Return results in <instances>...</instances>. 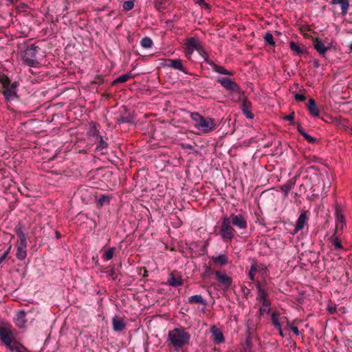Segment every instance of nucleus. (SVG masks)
I'll return each mask as SVG.
<instances>
[{"label": "nucleus", "mask_w": 352, "mask_h": 352, "mask_svg": "<svg viewBox=\"0 0 352 352\" xmlns=\"http://www.w3.org/2000/svg\"><path fill=\"white\" fill-rule=\"evenodd\" d=\"M191 338L190 334L184 327L175 328L168 331V339L175 351L178 352L184 346L188 345Z\"/></svg>", "instance_id": "nucleus-1"}, {"label": "nucleus", "mask_w": 352, "mask_h": 352, "mask_svg": "<svg viewBox=\"0 0 352 352\" xmlns=\"http://www.w3.org/2000/svg\"><path fill=\"white\" fill-rule=\"evenodd\" d=\"M190 112V118L194 122V126L202 133H208L217 128V124L214 118L204 117L197 111Z\"/></svg>", "instance_id": "nucleus-2"}, {"label": "nucleus", "mask_w": 352, "mask_h": 352, "mask_svg": "<svg viewBox=\"0 0 352 352\" xmlns=\"http://www.w3.org/2000/svg\"><path fill=\"white\" fill-rule=\"evenodd\" d=\"M0 83L2 85L3 89V95L6 99L10 100L17 97L18 82L14 81L12 82L11 80L6 74H2V75H0Z\"/></svg>", "instance_id": "nucleus-3"}, {"label": "nucleus", "mask_w": 352, "mask_h": 352, "mask_svg": "<svg viewBox=\"0 0 352 352\" xmlns=\"http://www.w3.org/2000/svg\"><path fill=\"white\" fill-rule=\"evenodd\" d=\"M14 230L16 234L19 239V241L17 243L16 257L18 259L23 261L26 258L27 256V236L20 225L16 226Z\"/></svg>", "instance_id": "nucleus-4"}, {"label": "nucleus", "mask_w": 352, "mask_h": 352, "mask_svg": "<svg viewBox=\"0 0 352 352\" xmlns=\"http://www.w3.org/2000/svg\"><path fill=\"white\" fill-rule=\"evenodd\" d=\"M236 231L228 217H223L219 227V234L224 242L231 241L235 236Z\"/></svg>", "instance_id": "nucleus-5"}, {"label": "nucleus", "mask_w": 352, "mask_h": 352, "mask_svg": "<svg viewBox=\"0 0 352 352\" xmlns=\"http://www.w3.org/2000/svg\"><path fill=\"white\" fill-rule=\"evenodd\" d=\"M38 48L35 45H31L24 50L22 58L28 66L35 67L38 63L35 59Z\"/></svg>", "instance_id": "nucleus-6"}, {"label": "nucleus", "mask_w": 352, "mask_h": 352, "mask_svg": "<svg viewBox=\"0 0 352 352\" xmlns=\"http://www.w3.org/2000/svg\"><path fill=\"white\" fill-rule=\"evenodd\" d=\"M11 329V326L8 324L0 326V340L8 349H11V344L14 340Z\"/></svg>", "instance_id": "nucleus-7"}, {"label": "nucleus", "mask_w": 352, "mask_h": 352, "mask_svg": "<svg viewBox=\"0 0 352 352\" xmlns=\"http://www.w3.org/2000/svg\"><path fill=\"white\" fill-rule=\"evenodd\" d=\"M217 82L220 83L226 89L233 93H240L241 91L240 86L230 78L219 76L217 78Z\"/></svg>", "instance_id": "nucleus-8"}, {"label": "nucleus", "mask_w": 352, "mask_h": 352, "mask_svg": "<svg viewBox=\"0 0 352 352\" xmlns=\"http://www.w3.org/2000/svg\"><path fill=\"white\" fill-rule=\"evenodd\" d=\"M344 213V210L343 206L337 203L335 206V218L337 229L340 228V230H343L346 225Z\"/></svg>", "instance_id": "nucleus-9"}, {"label": "nucleus", "mask_w": 352, "mask_h": 352, "mask_svg": "<svg viewBox=\"0 0 352 352\" xmlns=\"http://www.w3.org/2000/svg\"><path fill=\"white\" fill-rule=\"evenodd\" d=\"M228 218L232 226L239 230H245L248 228L247 219L242 214H230Z\"/></svg>", "instance_id": "nucleus-10"}, {"label": "nucleus", "mask_w": 352, "mask_h": 352, "mask_svg": "<svg viewBox=\"0 0 352 352\" xmlns=\"http://www.w3.org/2000/svg\"><path fill=\"white\" fill-rule=\"evenodd\" d=\"M307 211H303L299 215L295 225L294 230L291 232V234L295 235L299 231L302 230L305 226L308 228V215Z\"/></svg>", "instance_id": "nucleus-11"}, {"label": "nucleus", "mask_w": 352, "mask_h": 352, "mask_svg": "<svg viewBox=\"0 0 352 352\" xmlns=\"http://www.w3.org/2000/svg\"><path fill=\"white\" fill-rule=\"evenodd\" d=\"M59 42L56 38V36H51L50 38H45V47L47 48V52L45 50V57L47 56V54H49L52 56H55L54 53H56L58 51L59 48Z\"/></svg>", "instance_id": "nucleus-12"}, {"label": "nucleus", "mask_w": 352, "mask_h": 352, "mask_svg": "<svg viewBox=\"0 0 352 352\" xmlns=\"http://www.w3.org/2000/svg\"><path fill=\"white\" fill-rule=\"evenodd\" d=\"M256 300L260 302L263 305L267 306L268 304H271L270 300L267 299V292L262 287L260 282L256 283Z\"/></svg>", "instance_id": "nucleus-13"}, {"label": "nucleus", "mask_w": 352, "mask_h": 352, "mask_svg": "<svg viewBox=\"0 0 352 352\" xmlns=\"http://www.w3.org/2000/svg\"><path fill=\"white\" fill-rule=\"evenodd\" d=\"M162 65L181 71L186 74H189L187 69L184 67L182 60L179 58L166 59V63Z\"/></svg>", "instance_id": "nucleus-14"}, {"label": "nucleus", "mask_w": 352, "mask_h": 352, "mask_svg": "<svg viewBox=\"0 0 352 352\" xmlns=\"http://www.w3.org/2000/svg\"><path fill=\"white\" fill-rule=\"evenodd\" d=\"M135 117H136V115L134 113V111H122V113L120 115V116L116 118V119H117L118 123H119V124H123V123L135 124Z\"/></svg>", "instance_id": "nucleus-15"}, {"label": "nucleus", "mask_w": 352, "mask_h": 352, "mask_svg": "<svg viewBox=\"0 0 352 352\" xmlns=\"http://www.w3.org/2000/svg\"><path fill=\"white\" fill-rule=\"evenodd\" d=\"M313 45L314 49L322 57L325 58V54L327 52V47L324 45L322 39L319 37L312 38Z\"/></svg>", "instance_id": "nucleus-16"}, {"label": "nucleus", "mask_w": 352, "mask_h": 352, "mask_svg": "<svg viewBox=\"0 0 352 352\" xmlns=\"http://www.w3.org/2000/svg\"><path fill=\"white\" fill-rule=\"evenodd\" d=\"M100 124L96 122H91L89 124V129L87 130V135L89 138L94 141L98 137L100 136L99 132Z\"/></svg>", "instance_id": "nucleus-17"}, {"label": "nucleus", "mask_w": 352, "mask_h": 352, "mask_svg": "<svg viewBox=\"0 0 352 352\" xmlns=\"http://www.w3.org/2000/svg\"><path fill=\"white\" fill-rule=\"evenodd\" d=\"M215 276L217 277V279L219 283H221L222 285L226 287V288H228L231 286L232 280V278L228 276L226 274H222L220 271L215 272Z\"/></svg>", "instance_id": "nucleus-18"}, {"label": "nucleus", "mask_w": 352, "mask_h": 352, "mask_svg": "<svg viewBox=\"0 0 352 352\" xmlns=\"http://www.w3.org/2000/svg\"><path fill=\"white\" fill-rule=\"evenodd\" d=\"M14 322H15L16 325L19 328H20V329L24 328L25 327V324L27 322L25 311L23 310L19 311L16 313V316L14 318Z\"/></svg>", "instance_id": "nucleus-19"}, {"label": "nucleus", "mask_w": 352, "mask_h": 352, "mask_svg": "<svg viewBox=\"0 0 352 352\" xmlns=\"http://www.w3.org/2000/svg\"><path fill=\"white\" fill-rule=\"evenodd\" d=\"M200 41L198 38L190 37L187 39L186 51L188 54H192L195 50L198 49L199 47Z\"/></svg>", "instance_id": "nucleus-20"}, {"label": "nucleus", "mask_w": 352, "mask_h": 352, "mask_svg": "<svg viewBox=\"0 0 352 352\" xmlns=\"http://www.w3.org/2000/svg\"><path fill=\"white\" fill-rule=\"evenodd\" d=\"M113 329L116 332L122 331L126 329V323L121 318L115 316L112 319Z\"/></svg>", "instance_id": "nucleus-21"}, {"label": "nucleus", "mask_w": 352, "mask_h": 352, "mask_svg": "<svg viewBox=\"0 0 352 352\" xmlns=\"http://www.w3.org/2000/svg\"><path fill=\"white\" fill-rule=\"evenodd\" d=\"M329 240V243H331V250L334 251H340L344 250V246L342 245L341 241L339 240L336 233L331 236Z\"/></svg>", "instance_id": "nucleus-22"}, {"label": "nucleus", "mask_w": 352, "mask_h": 352, "mask_svg": "<svg viewBox=\"0 0 352 352\" xmlns=\"http://www.w3.org/2000/svg\"><path fill=\"white\" fill-rule=\"evenodd\" d=\"M279 316H280V314L278 311H273L272 314V317H271L272 318H271L272 324L275 327V329L278 330L280 336L283 337L284 335H283V331L281 329L280 322L279 321Z\"/></svg>", "instance_id": "nucleus-23"}, {"label": "nucleus", "mask_w": 352, "mask_h": 352, "mask_svg": "<svg viewBox=\"0 0 352 352\" xmlns=\"http://www.w3.org/2000/svg\"><path fill=\"white\" fill-rule=\"evenodd\" d=\"M212 334L214 336V342L216 344H222L225 342V338L223 333L215 326L211 329Z\"/></svg>", "instance_id": "nucleus-24"}, {"label": "nucleus", "mask_w": 352, "mask_h": 352, "mask_svg": "<svg viewBox=\"0 0 352 352\" xmlns=\"http://www.w3.org/2000/svg\"><path fill=\"white\" fill-rule=\"evenodd\" d=\"M331 5L340 4L341 6V14L344 16L347 14L350 4L349 0H331Z\"/></svg>", "instance_id": "nucleus-25"}, {"label": "nucleus", "mask_w": 352, "mask_h": 352, "mask_svg": "<svg viewBox=\"0 0 352 352\" xmlns=\"http://www.w3.org/2000/svg\"><path fill=\"white\" fill-rule=\"evenodd\" d=\"M60 94H56L54 98H52V99L45 102V104L47 103H49V105L47 107H45V110L50 109V107H55L56 109H60L63 107V106L65 105V102L58 101L57 100Z\"/></svg>", "instance_id": "nucleus-26"}, {"label": "nucleus", "mask_w": 352, "mask_h": 352, "mask_svg": "<svg viewBox=\"0 0 352 352\" xmlns=\"http://www.w3.org/2000/svg\"><path fill=\"white\" fill-rule=\"evenodd\" d=\"M133 78H134V76L130 72L129 73L124 74L123 75H121V76L117 77L115 80H113L111 82V85L116 86L119 83L125 82L128 81L129 80L133 79Z\"/></svg>", "instance_id": "nucleus-27"}, {"label": "nucleus", "mask_w": 352, "mask_h": 352, "mask_svg": "<svg viewBox=\"0 0 352 352\" xmlns=\"http://www.w3.org/2000/svg\"><path fill=\"white\" fill-rule=\"evenodd\" d=\"M167 284L173 287H177L182 285L183 280L181 277H175L173 273H170L168 277Z\"/></svg>", "instance_id": "nucleus-28"}, {"label": "nucleus", "mask_w": 352, "mask_h": 352, "mask_svg": "<svg viewBox=\"0 0 352 352\" xmlns=\"http://www.w3.org/2000/svg\"><path fill=\"white\" fill-rule=\"evenodd\" d=\"M50 228V230L47 232V239L48 240L53 239H58L62 237V234L57 230V229L53 226H50V223H47Z\"/></svg>", "instance_id": "nucleus-29"}, {"label": "nucleus", "mask_w": 352, "mask_h": 352, "mask_svg": "<svg viewBox=\"0 0 352 352\" xmlns=\"http://www.w3.org/2000/svg\"><path fill=\"white\" fill-rule=\"evenodd\" d=\"M188 302L190 303H199L204 305V307L202 309L203 311L206 309V305L207 304L206 300L202 297L201 295L196 294L191 296L188 299Z\"/></svg>", "instance_id": "nucleus-30"}, {"label": "nucleus", "mask_w": 352, "mask_h": 352, "mask_svg": "<svg viewBox=\"0 0 352 352\" xmlns=\"http://www.w3.org/2000/svg\"><path fill=\"white\" fill-rule=\"evenodd\" d=\"M212 260L214 261L215 264L219 265L221 266H225L228 264V256L225 254H220L217 256H212Z\"/></svg>", "instance_id": "nucleus-31"}, {"label": "nucleus", "mask_w": 352, "mask_h": 352, "mask_svg": "<svg viewBox=\"0 0 352 352\" xmlns=\"http://www.w3.org/2000/svg\"><path fill=\"white\" fill-rule=\"evenodd\" d=\"M93 142L94 143L97 144L96 147V151H101L104 148H106L108 147L107 142L103 139V138L101 135L98 137Z\"/></svg>", "instance_id": "nucleus-32"}, {"label": "nucleus", "mask_w": 352, "mask_h": 352, "mask_svg": "<svg viewBox=\"0 0 352 352\" xmlns=\"http://www.w3.org/2000/svg\"><path fill=\"white\" fill-rule=\"evenodd\" d=\"M57 31L56 25L53 23H45V36L48 38L53 36L54 34Z\"/></svg>", "instance_id": "nucleus-33"}, {"label": "nucleus", "mask_w": 352, "mask_h": 352, "mask_svg": "<svg viewBox=\"0 0 352 352\" xmlns=\"http://www.w3.org/2000/svg\"><path fill=\"white\" fill-rule=\"evenodd\" d=\"M258 270V265L255 259L252 260V264L248 276L250 280L254 281L255 279L256 272Z\"/></svg>", "instance_id": "nucleus-34"}, {"label": "nucleus", "mask_w": 352, "mask_h": 352, "mask_svg": "<svg viewBox=\"0 0 352 352\" xmlns=\"http://www.w3.org/2000/svg\"><path fill=\"white\" fill-rule=\"evenodd\" d=\"M212 69H213V71H214L219 74H221L228 75V76L234 75L233 72L229 71V70L226 69L224 67L218 65L216 63L214 64V66L212 67Z\"/></svg>", "instance_id": "nucleus-35"}, {"label": "nucleus", "mask_w": 352, "mask_h": 352, "mask_svg": "<svg viewBox=\"0 0 352 352\" xmlns=\"http://www.w3.org/2000/svg\"><path fill=\"white\" fill-rule=\"evenodd\" d=\"M289 47H290L291 50L294 53H295L296 55H298V56L302 55V52L301 50L302 47L300 46L299 44L294 42V41H289Z\"/></svg>", "instance_id": "nucleus-36"}, {"label": "nucleus", "mask_w": 352, "mask_h": 352, "mask_svg": "<svg viewBox=\"0 0 352 352\" xmlns=\"http://www.w3.org/2000/svg\"><path fill=\"white\" fill-rule=\"evenodd\" d=\"M111 197L108 195H101L98 199V204L100 206L108 205L110 203Z\"/></svg>", "instance_id": "nucleus-37"}, {"label": "nucleus", "mask_w": 352, "mask_h": 352, "mask_svg": "<svg viewBox=\"0 0 352 352\" xmlns=\"http://www.w3.org/2000/svg\"><path fill=\"white\" fill-rule=\"evenodd\" d=\"M263 38H264V41L266 44H267L268 45H270L271 47H275L276 43H275V41H274L273 35L271 32H267L265 34Z\"/></svg>", "instance_id": "nucleus-38"}, {"label": "nucleus", "mask_w": 352, "mask_h": 352, "mask_svg": "<svg viewBox=\"0 0 352 352\" xmlns=\"http://www.w3.org/2000/svg\"><path fill=\"white\" fill-rule=\"evenodd\" d=\"M294 183L290 182L287 184H283L280 186L281 190L284 193V197H287L289 192V191L292 190V188L294 187Z\"/></svg>", "instance_id": "nucleus-39"}, {"label": "nucleus", "mask_w": 352, "mask_h": 352, "mask_svg": "<svg viewBox=\"0 0 352 352\" xmlns=\"http://www.w3.org/2000/svg\"><path fill=\"white\" fill-rule=\"evenodd\" d=\"M141 45L146 49L150 48L152 47L153 43L151 38L148 36H145L142 38L140 41Z\"/></svg>", "instance_id": "nucleus-40"}, {"label": "nucleus", "mask_w": 352, "mask_h": 352, "mask_svg": "<svg viewBox=\"0 0 352 352\" xmlns=\"http://www.w3.org/2000/svg\"><path fill=\"white\" fill-rule=\"evenodd\" d=\"M326 118H323V120L327 122H333L337 125L342 124V122L338 117H333L332 116H328L327 114L324 115Z\"/></svg>", "instance_id": "nucleus-41"}, {"label": "nucleus", "mask_w": 352, "mask_h": 352, "mask_svg": "<svg viewBox=\"0 0 352 352\" xmlns=\"http://www.w3.org/2000/svg\"><path fill=\"white\" fill-rule=\"evenodd\" d=\"M115 250H116V247H111V248H109L104 253L103 257H104V260H106V261L111 260L113 258V256Z\"/></svg>", "instance_id": "nucleus-42"}, {"label": "nucleus", "mask_w": 352, "mask_h": 352, "mask_svg": "<svg viewBox=\"0 0 352 352\" xmlns=\"http://www.w3.org/2000/svg\"><path fill=\"white\" fill-rule=\"evenodd\" d=\"M134 1L135 0H128L124 2L123 3V10L125 11L131 10L134 7Z\"/></svg>", "instance_id": "nucleus-43"}, {"label": "nucleus", "mask_w": 352, "mask_h": 352, "mask_svg": "<svg viewBox=\"0 0 352 352\" xmlns=\"http://www.w3.org/2000/svg\"><path fill=\"white\" fill-rule=\"evenodd\" d=\"M305 106L307 107V110H319L316 107V103L314 98H309L308 100V103H306Z\"/></svg>", "instance_id": "nucleus-44"}, {"label": "nucleus", "mask_w": 352, "mask_h": 352, "mask_svg": "<svg viewBox=\"0 0 352 352\" xmlns=\"http://www.w3.org/2000/svg\"><path fill=\"white\" fill-rule=\"evenodd\" d=\"M193 1L195 3L198 4L199 6L206 10H210L211 8L210 5L206 3L205 0H193Z\"/></svg>", "instance_id": "nucleus-45"}, {"label": "nucleus", "mask_w": 352, "mask_h": 352, "mask_svg": "<svg viewBox=\"0 0 352 352\" xmlns=\"http://www.w3.org/2000/svg\"><path fill=\"white\" fill-rule=\"evenodd\" d=\"M294 115V111H292L290 114L284 116L283 120L289 121L290 124L294 126L296 124Z\"/></svg>", "instance_id": "nucleus-46"}, {"label": "nucleus", "mask_w": 352, "mask_h": 352, "mask_svg": "<svg viewBox=\"0 0 352 352\" xmlns=\"http://www.w3.org/2000/svg\"><path fill=\"white\" fill-rule=\"evenodd\" d=\"M294 98L298 102H305L306 100V96L302 92H296V93H295Z\"/></svg>", "instance_id": "nucleus-47"}, {"label": "nucleus", "mask_w": 352, "mask_h": 352, "mask_svg": "<svg viewBox=\"0 0 352 352\" xmlns=\"http://www.w3.org/2000/svg\"><path fill=\"white\" fill-rule=\"evenodd\" d=\"M271 311V304H268L267 306L261 305L259 309V312L261 315L265 314H269Z\"/></svg>", "instance_id": "nucleus-48"}, {"label": "nucleus", "mask_w": 352, "mask_h": 352, "mask_svg": "<svg viewBox=\"0 0 352 352\" xmlns=\"http://www.w3.org/2000/svg\"><path fill=\"white\" fill-rule=\"evenodd\" d=\"M21 349H26L21 343L19 342H16V344L15 346H13L12 344H11V349H9L10 351H16V352H23L21 351Z\"/></svg>", "instance_id": "nucleus-49"}, {"label": "nucleus", "mask_w": 352, "mask_h": 352, "mask_svg": "<svg viewBox=\"0 0 352 352\" xmlns=\"http://www.w3.org/2000/svg\"><path fill=\"white\" fill-rule=\"evenodd\" d=\"M241 110H250L252 108V104L247 99L244 100L241 103Z\"/></svg>", "instance_id": "nucleus-50"}, {"label": "nucleus", "mask_w": 352, "mask_h": 352, "mask_svg": "<svg viewBox=\"0 0 352 352\" xmlns=\"http://www.w3.org/2000/svg\"><path fill=\"white\" fill-rule=\"evenodd\" d=\"M296 129L298 133L304 138L308 134L299 122L296 124Z\"/></svg>", "instance_id": "nucleus-51"}, {"label": "nucleus", "mask_w": 352, "mask_h": 352, "mask_svg": "<svg viewBox=\"0 0 352 352\" xmlns=\"http://www.w3.org/2000/svg\"><path fill=\"white\" fill-rule=\"evenodd\" d=\"M296 129L298 133L304 138L308 134L299 122L296 124Z\"/></svg>", "instance_id": "nucleus-52"}, {"label": "nucleus", "mask_w": 352, "mask_h": 352, "mask_svg": "<svg viewBox=\"0 0 352 352\" xmlns=\"http://www.w3.org/2000/svg\"><path fill=\"white\" fill-rule=\"evenodd\" d=\"M104 82V77L103 76L97 75L94 80H93V83L101 85Z\"/></svg>", "instance_id": "nucleus-53"}, {"label": "nucleus", "mask_w": 352, "mask_h": 352, "mask_svg": "<svg viewBox=\"0 0 352 352\" xmlns=\"http://www.w3.org/2000/svg\"><path fill=\"white\" fill-rule=\"evenodd\" d=\"M253 329L248 326L247 330L245 333V338L252 339L253 338Z\"/></svg>", "instance_id": "nucleus-54"}, {"label": "nucleus", "mask_w": 352, "mask_h": 352, "mask_svg": "<svg viewBox=\"0 0 352 352\" xmlns=\"http://www.w3.org/2000/svg\"><path fill=\"white\" fill-rule=\"evenodd\" d=\"M242 113L246 118L250 120L253 119L254 117V115L252 111H242Z\"/></svg>", "instance_id": "nucleus-55"}, {"label": "nucleus", "mask_w": 352, "mask_h": 352, "mask_svg": "<svg viewBox=\"0 0 352 352\" xmlns=\"http://www.w3.org/2000/svg\"><path fill=\"white\" fill-rule=\"evenodd\" d=\"M305 139L309 142V143H315L316 142V138L310 135L309 134H307L305 137Z\"/></svg>", "instance_id": "nucleus-56"}, {"label": "nucleus", "mask_w": 352, "mask_h": 352, "mask_svg": "<svg viewBox=\"0 0 352 352\" xmlns=\"http://www.w3.org/2000/svg\"><path fill=\"white\" fill-rule=\"evenodd\" d=\"M205 56H204V60L208 64L210 65V66H212V67L214 66V64H215L214 63V61L211 59L209 58V56L208 54V53L206 54H204Z\"/></svg>", "instance_id": "nucleus-57"}, {"label": "nucleus", "mask_w": 352, "mask_h": 352, "mask_svg": "<svg viewBox=\"0 0 352 352\" xmlns=\"http://www.w3.org/2000/svg\"><path fill=\"white\" fill-rule=\"evenodd\" d=\"M327 309L331 314H334L337 312V309L336 307H333L331 305H328Z\"/></svg>", "instance_id": "nucleus-58"}, {"label": "nucleus", "mask_w": 352, "mask_h": 352, "mask_svg": "<svg viewBox=\"0 0 352 352\" xmlns=\"http://www.w3.org/2000/svg\"><path fill=\"white\" fill-rule=\"evenodd\" d=\"M181 147L184 149L194 150V146L190 144H182Z\"/></svg>", "instance_id": "nucleus-59"}, {"label": "nucleus", "mask_w": 352, "mask_h": 352, "mask_svg": "<svg viewBox=\"0 0 352 352\" xmlns=\"http://www.w3.org/2000/svg\"><path fill=\"white\" fill-rule=\"evenodd\" d=\"M311 115L314 117H319L324 113V111H309Z\"/></svg>", "instance_id": "nucleus-60"}, {"label": "nucleus", "mask_w": 352, "mask_h": 352, "mask_svg": "<svg viewBox=\"0 0 352 352\" xmlns=\"http://www.w3.org/2000/svg\"><path fill=\"white\" fill-rule=\"evenodd\" d=\"M267 272V267L265 265H261V267L259 270V273H261V274H266Z\"/></svg>", "instance_id": "nucleus-61"}, {"label": "nucleus", "mask_w": 352, "mask_h": 352, "mask_svg": "<svg viewBox=\"0 0 352 352\" xmlns=\"http://www.w3.org/2000/svg\"><path fill=\"white\" fill-rule=\"evenodd\" d=\"M290 329H291L292 331L295 335L298 336V335L300 334V331H299V330H298V327H296V326H292V327H290Z\"/></svg>", "instance_id": "nucleus-62"}, {"label": "nucleus", "mask_w": 352, "mask_h": 352, "mask_svg": "<svg viewBox=\"0 0 352 352\" xmlns=\"http://www.w3.org/2000/svg\"><path fill=\"white\" fill-rule=\"evenodd\" d=\"M245 344L248 348L251 349L252 347V339L245 338Z\"/></svg>", "instance_id": "nucleus-63"}, {"label": "nucleus", "mask_w": 352, "mask_h": 352, "mask_svg": "<svg viewBox=\"0 0 352 352\" xmlns=\"http://www.w3.org/2000/svg\"><path fill=\"white\" fill-rule=\"evenodd\" d=\"M199 47H198V49H197L196 50H197L200 54L201 52H203L204 54H206L207 53V52L206 51L204 47L201 45V43H199Z\"/></svg>", "instance_id": "nucleus-64"}]
</instances>
